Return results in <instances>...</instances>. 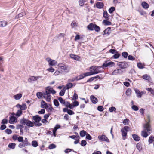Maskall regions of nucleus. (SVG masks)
Segmentation results:
<instances>
[{
	"label": "nucleus",
	"mask_w": 154,
	"mask_h": 154,
	"mask_svg": "<svg viewBox=\"0 0 154 154\" xmlns=\"http://www.w3.org/2000/svg\"><path fill=\"white\" fill-rule=\"evenodd\" d=\"M111 31V28L110 27H108L103 31V35H109V32Z\"/></svg>",
	"instance_id": "obj_19"
},
{
	"label": "nucleus",
	"mask_w": 154,
	"mask_h": 154,
	"mask_svg": "<svg viewBox=\"0 0 154 154\" xmlns=\"http://www.w3.org/2000/svg\"><path fill=\"white\" fill-rule=\"evenodd\" d=\"M78 26V23L76 22H72L71 24V26L72 28Z\"/></svg>",
	"instance_id": "obj_44"
},
{
	"label": "nucleus",
	"mask_w": 154,
	"mask_h": 154,
	"mask_svg": "<svg viewBox=\"0 0 154 154\" xmlns=\"http://www.w3.org/2000/svg\"><path fill=\"white\" fill-rule=\"evenodd\" d=\"M103 16L106 20H108L109 19L108 14L107 11H104L103 14Z\"/></svg>",
	"instance_id": "obj_27"
},
{
	"label": "nucleus",
	"mask_w": 154,
	"mask_h": 154,
	"mask_svg": "<svg viewBox=\"0 0 154 154\" xmlns=\"http://www.w3.org/2000/svg\"><path fill=\"white\" fill-rule=\"evenodd\" d=\"M121 131L122 132V135L123 136V138L124 140H125V138L124 137H125L127 135V132L124 130L123 129H122Z\"/></svg>",
	"instance_id": "obj_26"
},
{
	"label": "nucleus",
	"mask_w": 154,
	"mask_h": 154,
	"mask_svg": "<svg viewBox=\"0 0 154 154\" xmlns=\"http://www.w3.org/2000/svg\"><path fill=\"white\" fill-rule=\"evenodd\" d=\"M67 103H68V105L66 104V106L69 107L70 109H72L74 107L73 104H70L69 102H67Z\"/></svg>",
	"instance_id": "obj_38"
},
{
	"label": "nucleus",
	"mask_w": 154,
	"mask_h": 154,
	"mask_svg": "<svg viewBox=\"0 0 154 154\" xmlns=\"http://www.w3.org/2000/svg\"><path fill=\"white\" fill-rule=\"evenodd\" d=\"M58 100L62 104H65V101L61 97H59L58 98Z\"/></svg>",
	"instance_id": "obj_52"
},
{
	"label": "nucleus",
	"mask_w": 154,
	"mask_h": 154,
	"mask_svg": "<svg viewBox=\"0 0 154 154\" xmlns=\"http://www.w3.org/2000/svg\"><path fill=\"white\" fill-rule=\"evenodd\" d=\"M85 76V75H84V73L80 75L79 76L77 77L76 78V80H80V79L83 78L85 77V76Z\"/></svg>",
	"instance_id": "obj_36"
},
{
	"label": "nucleus",
	"mask_w": 154,
	"mask_h": 154,
	"mask_svg": "<svg viewBox=\"0 0 154 154\" xmlns=\"http://www.w3.org/2000/svg\"><path fill=\"white\" fill-rule=\"evenodd\" d=\"M32 144L33 147H36L38 146V143L36 141H33Z\"/></svg>",
	"instance_id": "obj_40"
},
{
	"label": "nucleus",
	"mask_w": 154,
	"mask_h": 154,
	"mask_svg": "<svg viewBox=\"0 0 154 154\" xmlns=\"http://www.w3.org/2000/svg\"><path fill=\"white\" fill-rule=\"evenodd\" d=\"M41 107L42 108L46 109L48 107V106L44 101L42 100L41 103Z\"/></svg>",
	"instance_id": "obj_17"
},
{
	"label": "nucleus",
	"mask_w": 154,
	"mask_h": 154,
	"mask_svg": "<svg viewBox=\"0 0 154 154\" xmlns=\"http://www.w3.org/2000/svg\"><path fill=\"white\" fill-rule=\"evenodd\" d=\"M46 60L49 63V65L50 66H54L57 63L56 60L50 58H47Z\"/></svg>",
	"instance_id": "obj_10"
},
{
	"label": "nucleus",
	"mask_w": 154,
	"mask_h": 154,
	"mask_svg": "<svg viewBox=\"0 0 154 154\" xmlns=\"http://www.w3.org/2000/svg\"><path fill=\"white\" fill-rule=\"evenodd\" d=\"M132 136L133 138L135 141H138L140 140V137L137 135L135 134H133Z\"/></svg>",
	"instance_id": "obj_24"
},
{
	"label": "nucleus",
	"mask_w": 154,
	"mask_h": 154,
	"mask_svg": "<svg viewBox=\"0 0 154 154\" xmlns=\"http://www.w3.org/2000/svg\"><path fill=\"white\" fill-rule=\"evenodd\" d=\"M103 6V3L99 2H97V8L99 9L102 8Z\"/></svg>",
	"instance_id": "obj_25"
},
{
	"label": "nucleus",
	"mask_w": 154,
	"mask_h": 154,
	"mask_svg": "<svg viewBox=\"0 0 154 154\" xmlns=\"http://www.w3.org/2000/svg\"><path fill=\"white\" fill-rule=\"evenodd\" d=\"M142 6L144 9H147L149 7V5L148 4L145 2H143L141 4Z\"/></svg>",
	"instance_id": "obj_22"
},
{
	"label": "nucleus",
	"mask_w": 154,
	"mask_h": 154,
	"mask_svg": "<svg viewBox=\"0 0 154 154\" xmlns=\"http://www.w3.org/2000/svg\"><path fill=\"white\" fill-rule=\"evenodd\" d=\"M66 89L65 88L61 90L60 92L59 93V95L61 96H63L64 95V93L65 92Z\"/></svg>",
	"instance_id": "obj_48"
},
{
	"label": "nucleus",
	"mask_w": 154,
	"mask_h": 154,
	"mask_svg": "<svg viewBox=\"0 0 154 154\" xmlns=\"http://www.w3.org/2000/svg\"><path fill=\"white\" fill-rule=\"evenodd\" d=\"M145 65L141 63H137L138 67L140 69H143L144 68Z\"/></svg>",
	"instance_id": "obj_29"
},
{
	"label": "nucleus",
	"mask_w": 154,
	"mask_h": 154,
	"mask_svg": "<svg viewBox=\"0 0 154 154\" xmlns=\"http://www.w3.org/2000/svg\"><path fill=\"white\" fill-rule=\"evenodd\" d=\"M16 144L14 143H10L8 145V147L12 149H14L15 147Z\"/></svg>",
	"instance_id": "obj_28"
},
{
	"label": "nucleus",
	"mask_w": 154,
	"mask_h": 154,
	"mask_svg": "<svg viewBox=\"0 0 154 154\" xmlns=\"http://www.w3.org/2000/svg\"><path fill=\"white\" fill-rule=\"evenodd\" d=\"M131 89H128L126 91V95L128 96H130L131 94Z\"/></svg>",
	"instance_id": "obj_34"
},
{
	"label": "nucleus",
	"mask_w": 154,
	"mask_h": 154,
	"mask_svg": "<svg viewBox=\"0 0 154 154\" xmlns=\"http://www.w3.org/2000/svg\"><path fill=\"white\" fill-rule=\"evenodd\" d=\"M109 52L110 53L112 54L118 53V51L114 49H110L109 51Z\"/></svg>",
	"instance_id": "obj_50"
},
{
	"label": "nucleus",
	"mask_w": 154,
	"mask_h": 154,
	"mask_svg": "<svg viewBox=\"0 0 154 154\" xmlns=\"http://www.w3.org/2000/svg\"><path fill=\"white\" fill-rule=\"evenodd\" d=\"M131 108L133 110L135 111H137L139 109L138 107L135 105L132 106L131 107Z\"/></svg>",
	"instance_id": "obj_47"
},
{
	"label": "nucleus",
	"mask_w": 154,
	"mask_h": 154,
	"mask_svg": "<svg viewBox=\"0 0 154 154\" xmlns=\"http://www.w3.org/2000/svg\"><path fill=\"white\" fill-rule=\"evenodd\" d=\"M20 123L23 125H26L28 127H32L34 126V123L28 119L23 118L20 120Z\"/></svg>",
	"instance_id": "obj_2"
},
{
	"label": "nucleus",
	"mask_w": 154,
	"mask_h": 154,
	"mask_svg": "<svg viewBox=\"0 0 154 154\" xmlns=\"http://www.w3.org/2000/svg\"><path fill=\"white\" fill-rule=\"evenodd\" d=\"M56 147V145L55 144H50L49 146V148L50 149H54V148H55Z\"/></svg>",
	"instance_id": "obj_60"
},
{
	"label": "nucleus",
	"mask_w": 154,
	"mask_h": 154,
	"mask_svg": "<svg viewBox=\"0 0 154 154\" xmlns=\"http://www.w3.org/2000/svg\"><path fill=\"white\" fill-rule=\"evenodd\" d=\"M136 147L137 149L140 152L142 149V147L140 144L138 143L136 145Z\"/></svg>",
	"instance_id": "obj_45"
},
{
	"label": "nucleus",
	"mask_w": 154,
	"mask_h": 154,
	"mask_svg": "<svg viewBox=\"0 0 154 154\" xmlns=\"http://www.w3.org/2000/svg\"><path fill=\"white\" fill-rule=\"evenodd\" d=\"M128 59L129 60L133 61L135 60V58L133 56L129 55L128 57Z\"/></svg>",
	"instance_id": "obj_51"
},
{
	"label": "nucleus",
	"mask_w": 154,
	"mask_h": 154,
	"mask_svg": "<svg viewBox=\"0 0 154 154\" xmlns=\"http://www.w3.org/2000/svg\"><path fill=\"white\" fill-rule=\"evenodd\" d=\"M86 134V132L84 130H83L80 132V135L81 137H84Z\"/></svg>",
	"instance_id": "obj_30"
},
{
	"label": "nucleus",
	"mask_w": 154,
	"mask_h": 154,
	"mask_svg": "<svg viewBox=\"0 0 154 154\" xmlns=\"http://www.w3.org/2000/svg\"><path fill=\"white\" fill-rule=\"evenodd\" d=\"M154 137L150 136L149 137L148 141L149 143H152L154 141Z\"/></svg>",
	"instance_id": "obj_43"
},
{
	"label": "nucleus",
	"mask_w": 154,
	"mask_h": 154,
	"mask_svg": "<svg viewBox=\"0 0 154 154\" xmlns=\"http://www.w3.org/2000/svg\"><path fill=\"white\" fill-rule=\"evenodd\" d=\"M116 108L115 107H110L109 109V110L110 112H112L113 111H114L115 112H116Z\"/></svg>",
	"instance_id": "obj_41"
},
{
	"label": "nucleus",
	"mask_w": 154,
	"mask_h": 154,
	"mask_svg": "<svg viewBox=\"0 0 154 154\" xmlns=\"http://www.w3.org/2000/svg\"><path fill=\"white\" fill-rule=\"evenodd\" d=\"M86 0H79V3L80 6H83L84 5Z\"/></svg>",
	"instance_id": "obj_39"
},
{
	"label": "nucleus",
	"mask_w": 154,
	"mask_h": 154,
	"mask_svg": "<svg viewBox=\"0 0 154 154\" xmlns=\"http://www.w3.org/2000/svg\"><path fill=\"white\" fill-rule=\"evenodd\" d=\"M8 120L7 119H3L1 122V123L4 124H6L8 123Z\"/></svg>",
	"instance_id": "obj_63"
},
{
	"label": "nucleus",
	"mask_w": 154,
	"mask_h": 154,
	"mask_svg": "<svg viewBox=\"0 0 154 154\" xmlns=\"http://www.w3.org/2000/svg\"><path fill=\"white\" fill-rule=\"evenodd\" d=\"M22 113V111L21 109L18 110L17 111L16 113L15 114L16 116L18 117H19Z\"/></svg>",
	"instance_id": "obj_31"
},
{
	"label": "nucleus",
	"mask_w": 154,
	"mask_h": 154,
	"mask_svg": "<svg viewBox=\"0 0 154 154\" xmlns=\"http://www.w3.org/2000/svg\"><path fill=\"white\" fill-rule=\"evenodd\" d=\"M115 65L114 62L112 61H106L103 64L102 67H112Z\"/></svg>",
	"instance_id": "obj_6"
},
{
	"label": "nucleus",
	"mask_w": 154,
	"mask_h": 154,
	"mask_svg": "<svg viewBox=\"0 0 154 154\" xmlns=\"http://www.w3.org/2000/svg\"><path fill=\"white\" fill-rule=\"evenodd\" d=\"M78 98V95L76 94L75 93L74 94L72 98V100H77Z\"/></svg>",
	"instance_id": "obj_57"
},
{
	"label": "nucleus",
	"mask_w": 154,
	"mask_h": 154,
	"mask_svg": "<svg viewBox=\"0 0 154 154\" xmlns=\"http://www.w3.org/2000/svg\"><path fill=\"white\" fill-rule=\"evenodd\" d=\"M98 138L100 140L106 141L107 142H109V140L107 137L105 135H102L101 136H99Z\"/></svg>",
	"instance_id": "obj_11"
},
{
	"label": "nucleus",
	"mask_w": 154,
	"mask_h": 154,
	"mask_svg": "<svg viewBox=\"0 0 154 154\" xmlns=\"http://www.w3.org/2000/svg\"><path fill=\"white\" fill-rule=\"evenodd\" d=\"M26 146V145L24 143H20L18 145V147L20 148H23Z\"/></svg>",
	"instance_id": "obj_56"
},
{
	"label": "nucleus",
	"mask_w": 154,
	"mask_h": 154,
	"mask_svg": "<svg viewBox=\"0 0 154 154\" xmlns=\"http://www.w3.org/2000/svg\"><path fill=\"white\" fill-rule=\"evenodd\" d=\"M36 95L38 98L40 99L42 96L43 97V93L38 92L36 93Z\"/></svg>",
	"instance_id": "obj_33"
},
{
	"label": "nucleus",
	"mask_w": 154,
	"mask_h": 154,
	"mask_svg": "<svg viewBox=\"0 0 154 154\" xmlns=\"http://www.w3.org/2000/svg\"><path fill=\"white\" fill-rule=\"evenodd\" d=\"M88 29L91 30H92L94 29L95 31H96V25L93 24L92 23H90L87 26Z\"/></svg>",
	"instance_id": "obj_15"
},
{
	"label": "nucleus",
	"mask_w": 154,
	"mask_h": 154,
	"mask_svg": "<svg viewBox=\"0 0 154 154\" xmlns=\"http://www.w3.org/2000/svg\"><path fill=\"white\" fill-rule=\"evenodd\" d=\"M73 86V84L72 83H68L66 85V89H68L71 88Z\"/></svg>",
	"instance_id": "obj_46"
},
{
	"label": "nucleus",
	"mask_w": 154,
	"mask_h": 154,
	"mask_svg": "<svg viewBox=\"0 0 154 154\" xmlns=\"http://www.w3.org/2000/svg\"><path fill=\"white\" fill-rule=\"evenodd\" d=\"M15 114L11 116L10 118L9 122L10 124H13L15 122H17V118L14 116Z\"/></svg>",
	"instance_id": "obj_14"
},
{
	"label": "nucleus",
	"mask_w": 154,
	"mask_h": 154,
	"mask_svg": "<svg viewBox=\"0 0 154 154\" xmlns=\"http://www.w3.org/2000/svg\"><path fill=\"white\" fill-rule=\"evenodd\" d=\"M26 108H27V107H26V105L25 104H23L22 105H21L20 109L21 110H24L26 109Z\"/></svg>",
	"instance_id": "obj_62"
},
{
	"label": "nucleus",
	"mask_w": 154,
	"mask_h": 154,
	"mask_svg": "<svg viewBox=\"0 0 154 154\" xmlns=\"http://www.w3.org/2000/svg\"><path fill=\"white\" fill-rule=\"evenodd\" d=\"M54 105L56 106H59V104L58 100L56 99H54Z\"/></svg>",
	"instance_id": "obj_54"
},
{
	"label": "nucleus",
	"mask_w": 154,
	"mask_h": 154,
	"mask_svg": "<svg viewBox=\"0 0 154 154\" xmlns=\"http://www.w3.org/2000/svg\"><path fill=\"white\" fill-rule=\"evenodd\" d=\"M90 99L93 103L95 104L96 103V98L94 96L91 95L90 96Z\"/></svg>",
	"instance_id": "obj_23"
},
{
	"label": "nucleus",
	"mask_w": 154,
	"mask_h": 154,
	"mask_svg": "<svg viewBox=\"0 0 154 154\" xmlns=\"http://www.w3.org/2000/svg\"><path fill=\"white\" fill-rule=\"evenodd\" d=\"M123 72V71L121 69H119L115 70L112 73L111 75H117L119 74H121Z\"/></svg>",
	"instance_id": "obj_13"
},
{
	"label": "nucleus",
	"mask_w": 154,
	"mask_h": 154,
	"mask_svg": "<svg viewBox=\"0 0 154 154\" xmlns=\"http://www.w3.org/2000/svg\"><path fill=\"white\" fill-rule=\"evenodd\" d=\"M22 95L20 93L18 94L13 96V97L16 100H20L22 97Z\"/></svg>",
	"instance_id": "obj_18"
},
{
	"label": "nucleus",
	"mask_w": 154,
	"mask_h": 154,
	"mask_svg": "<svg viewBox=\"0 0 154 154\" xmlns=\"http://www.w3.org/2000/svg\"><path fill=\"white\" fill-rule=\"evenodd\" d=\"M41 78V77L40 76H31L28 79V81L29 82H31L32 81L37 80L38 79Z\"/></svg>",
	"instance_id": "obj_12"
},
{
	"label": "nucleus",
	"mask_w": 154,
	"mask_h": 154,
	"mask_svg": "<svg viewBox=\"0 0 154 154\" xmlns=\"http://www.w3.org/2000/svg\"><path fill=\"white\" fill-rule=\"evenodd\" d=\"M120 56V54L117 53H116L115 54H114L113 57L115 59H117Z\"/></svg>",
	"instance_id": "obj_61"
},
{
	"label": "nucleus",
	"mask_w": 154,
	"mask_h": 154,
	"mask_svg": "<svg viewBox=\"0 0 154 154\" xmlns=\"http://www.w3.org/2000/svg\"><path fill=\"white\" fill-rule=\"evenodd\" d=\"M70 56L71 58L76 60H79L80 58L79 56L72 54H71Z\"/></svg>",
	"instance_id": "obj_16"
},
{
	"label": "nucleus",
	"mask_w": 154,
	"mask_h": 154,
	"mask_svg": "<svg viewBox=\"0 0 154 154\" xmlns=\"http://www.w3.org/2000/svg\"><path fill=\"white\" fill-rule=\"evenodd\" d=\"M151 130V128L149 124L146 123L144 125L143 130L142 131L141 136L144 138H146L150 134L149 132Z\"/></svg>",
	"instance_id": "obj_1"
},
{
	"label": "nucleus",
	"mask_w": 154,
	"mask_h": 154,
	"mask_svg": "<svg viewBox=\"0 0 154 154\" xmlns=\"http://www.w3.org/2000/svg\"><path fill=\"white\" fill-rule=\"evenodd\" d=\"M5 131V132L8 134H10L12 132V131L11 130L8 129H7Z\"/></svg>",
	"instance_id": "obj_64"
},
{
	"label": "nucleus",
	"mask_w": 154,
	"mask_h": 154,
	"mask_svg": "<svg viewBox=\"0 0 154 154\" xmlns=\"http://www.w3.org/2000/svg\"><path fill=\"white\" fill-rule=\"evenodd\" d=\"M17 140L19 142H23L24 140L22 137L20 136L18 137Z\"/></svg>",
	"instance_id": "obj_59"
},
{
	"label": "nucleus",
	"mask_w": 154,
	"mask_h": 154,
	"mask_svg": "<svg viewBox=\"0 0 154 154\" xmlns=\"http://www.w3.org/2000/svg\"><path fill=\"white\" fill-rule=\"evenodd\" d=\"M134 91L136 94L137 96L139 98H141L142 95L145 94L146 91H143L140 92L138 89H135Z\"/></svg>",
	"instance_id": "obj_9"
},
{
	"label": "nucleus",
	"mask_w": 154,
	"mask_h": 154,
	"mask_svg": "<svg viewBox=\"0 0 154 154\" xmlns=\"http://www.w3.org/2000/svg\"><path fill=\"white\" fill-rule=\"evenodd\" d=\"M51 97V95L49 93H48L45 92L43 93V97L46 101L50 102Z\"/></svg>",
	"instance_id": "obj_8"
},
{
	"label": "nucleus",
	"mask_w": 154,
	"mask_h": 154,
	"mask_svg": "<svg viewBox=\"0 0 154 154\" xmlns=\"http://www.w3.org/2000/svg\"><path fill=\"white\" fill-rule=\"evenodd\" d=\"M122 56L125 58H126L127 57L128 55V53L126 52H123L122 53Z\"/></svg>",
	"instance_id": "obj_49"
},
{
	"label": "nucleus",
	"mask_w": 154,
	"mask_h": 154,
	"mask_svg": "<svg viewBox=\"0 0 154 154\" xmlns=\"http://www.w3.org/2000/svg\"><path fill=\"white\" fill-rule=\"evenodd\" d=\"M7 22L5 21H0V27H5L7 25Z\"/></svg>",
	"instance_id": "obj_20"
},
{
	"label": "nucleus",
	"mask_w": 154,
	"mask_h": 154,
	"mask_svg": "<svg viewBox=\"0 0 154 154\" xmlns=\"http://www.w3.org/2000/svg\"><path fill=\"white\" fill-rule=\"evenodd\" d=\"M58 66L59 67V69H60L61 71L67 73L68 72L69 70V67L64 63H59L58 65Z\"/></svg>",
	"instance_id": "obj_3"
},
{
	"label": "nucleus",
	"mask_w": 154,
	"mask_h": 154,
	"mask_svg": "<svg viewBox=\"0 0 154 154\" xmlns=\"http://www.w3.org/2000/svg\"><path fill=\"white\" fill-rule=\"evenodd\" d=\"M73 105L74 107H75V106H78L79 104V103L78 101L75 100L73 102Z\"/></svg>",
	"instance_id": "obj_55"
},
{
	"label": "nucleus",
	"mask_w": 154,
	"mask_h": 154,
	"mask_svg": "<svg viewBox=\"0 0 154 154\" xmlns=\"http://www.w3.org/2000/svg\"><path fill=\"white\" fill-rule=\"evenodd\" d=\"M69 137L75 140H79V136L78 135L76 136L72 135L69 136Z\"/></svg>",
	"instance_id": "obj_37"
},
{
	"label": "nucleus",
	"mask_w": 154,
	"mask_h": 154,
	"mask_svg": "<svg viewBox=\"0 0 154 154\" xmlns=\"http://www.w3.org/2000/svg\"><path fill=\"white\" fill-rule=\"evenodd\" d=\"M32 119L34 121V123L35 126H40L42 125L41 123L39 122L41 120V118L38 115L33 116Z\"/></svg>",
	"instance_id": "obj_4"
},
{
	"label": "nucleus",
	"mask_w": 154,
	"mask_h": 154,
	"mask_svg": "<svg viewBox=\"0 0 154 154\" xmlns=\"http://www.w3.org/2000/svg\"><path fill=\"white\" fill-rule=\"evenodd\" d=\"M115 8L114 7H111L109 10V12L110 13H112L115 11Z\"/></svg>",
	"instance_id": "obj_53"
},
{
	"label": "nucleus",
	"mask_w": 154,
	"mask_h": 154,
	"mask_svg": "<svg viewBox=\"0 0 154 154\" xmlns=\"http://www.w3.org/2000/svg\"><path fill=\"white\" fill-rule=\"evenodd\" d=\"M143 78L144 79L148 80H149L150 79V76L147 74L144 75L143 76Z\"/></svg>",
	"instance_id": "obj_32"
},
{
	"label": "nucleus",
	"mask_w": 154,
	"mask_h": 154,
	"mask_svg": "<svg viewBox=\"0 0 154 154\" xmlns=\"http://www.w3.org/2000/svg\"><path fill=\"white\" fill-rule=\"evenodd\" d=\"M103 23L106 25H110L111 24V22L108 21L107 20H103Z\"/></svg>",
	"instance_id": "obj_35"
},
{
	"label": "nucleus",
	"mask_w": 154,
	"mask_h": 154,
	"mask_svg": "<svg viewBox=\"0 0 154 154\" xmlns=\"http://www.w3.org/2000/svg\"><path fill=\"white\" fill-rule=\"evenodd\" d=\"M117 65L121 69L126 68L129 66L128 63L125 61L119 62Z\"/></svg>",
	"instance_id": "obj_5"
},
{
	"label": "nucleus",
	"mask_w": 154,
	"mask_h": 154,
	"mask_svg": "<svg viewBox=\"0 0 154 154\" xmlns=\"http://www.w3.org/2000/svg\"><path fill=\"white\" fill-rule=\"evenodd\" d=\"M45 92L48 93H49L50 94L51 93L54 94L56 93V91L52 87L50 86L47 87L46 88Z\"/></svg>",
	"instance_id": "obj_7"
},
{
	"label": "nucleus",
	"mask_w": 154,
	"mask_h": 154,
	"mask_svg": "<svg viewBox=\"0 0 154 154\" xmlns=\"http://www.w3.org/2000/svg\"><path fill=\"white\" fill-rule=\"evenodd\" d=\"M94 72H91L90 71L89 72H87L85 73H84V75H85L84 76H85V77L87 76L91 75L94 74Z\"/></svg>",
	"instance_id": "obj_42"
},
{
	"label": "nucleus",
	"mask_w": 154,
	"mask_h": 154,
	"mask_svg": "<svg viewBox=\"0 0 154 154\" xmlns=\"http://www.w3.org/2000/svg\"><path fill=\"white\" fill-rule=\"evenodd\" d=\"M86 142L85 140H82L81 141V145L82 146H85L86 145Z\"/></svg>",
	"instance_id": "obj_58"
},
{
	"label": "nucleus",
	"mask_w": 154,
	"mask_h": 154,
	"mask_svg": "<svg viewBox=\"0 0 154 154\" xmlns=\"http://www.w3.org/2000/svg\"><path fill=\"white\" fill-rule=\"evenodd\" d=\"M90 71L93 72H94V74L96 73V66H93L90 67Z\"/></svg>",
	"instance_id": "obj_21"
}]
</instances>
